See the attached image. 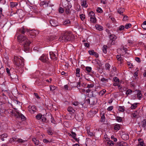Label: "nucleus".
Returning <instances> with one entry per match:
<instances>
[{"mask_svg": "<svg viewBox=\"0 0 146 146\" xmlns=\"http://www.w3.org/2000/svg\"><path fill=\"white\" fill-rule=\"evenodd\" d=\"M29 30L26 29L23 27L19 29L17 31V39L18 42L23 45V49L25 52L28 51L29 49V46L31 42L26 37V33H28Z\"/></svg>", "mask_w": 146, "mask_h": 146, "instance_id": "nucleus-1", "label": "nucleus"}, {"mask_svg": "<svg viewBox=\"0 0 146 146\" xmlns=\"http://www.w3.org/2000/svg\"><path fill=\"white\" fill-rule=\"evenodd\" d=\"M74 38V36L71 33H66L63 35L62 36L59 38L58 40L60 42H63L72 40Z\"/></svg>", "mask_w": 146, "mask_h": 146, "instance_id": "nucleus-2", "label": "nucleus"}, {"mask_svg": "<svg viewBox=\"0 0 146 146\" xmlns=\"http://www.w3.org/2000/svg\"><path fill=\"white\" fill-rule=\"evenodd\" d=\"M13 63L16 66L17 69L19 68H22L24 65L23 59V58H19L17 56H14Z\"/></svg>", "mask_w": 146, "mask_h": 146, "instance_id": "nucleus-3", "label": "nucleus"}, {"mask_svg": "<svg viewBox=\"0 0 146 146\" xmlns=\"http://www.w3.org/2000/svg\"><path fill=\"white\" fill-rule=\"evenodd\" d=\"M84 114L83 113L80 112L77 113L75 115L74 117L76 120L79 121H81L83 118Z\"/></svg>", "mask_w": 146, "mask_h": 146, "instance_id": "nucleus-4", "label": "nucleus"}, {"mask_svg": "<svg viewBox=\"0 0 146 146\" xmlns=\"http://www.w3.org/2000/svg\"><path fill=\"white\" fill-rule=\"evenodd\" d=\"M28 32L29 33V37L31 38H33L37 34H38L37 31L35 30L31 31L29 30Z\"/></svg>", "mask_w": 146, "mask_h": 146, "instance_id": "nucleus-5", "label": "nucleus"}, {"mask_svg": "<svg viewBox=\"0 0 146 146\" xmlns=\"http://www.w3.org/2000/svg\"><path fill=\"white\" fill-rule=\"evenodd\" d=\"M48 59V58L44 54H43L39 58V59L42 62L46 63H47Z\"/></svg>", "mask_w": 146, "mask_h": 146, "instance_id": "nucleus-6", "label": "nucleus"}, {"mask_svg": "<svg viewBox=\"0 0 146 146\" xmlns=\"http://www.w3.org/2000/svg\"><path fill=\"white\" fill-rule=\"evenodd\" d=\"M28 109L29 111L32 113H33L36 111V107L35 106H29L28 107Z\"/></svg>", "mask_w": 146, "mask_h": 146, "instance_id": "nucleus-7", "label": "nucleus"}, {"mask_svg": "<svg viewBox=\"0 0 146 146\" xmlns=\"http://www.w3.org/2000/svg\"><path fill=\"white\" fill-rule=\"evenodd\" d=\"M109 38L110 39L109 42L111 44L113 45L114 44V43H113V41H115V40L116 39V36L114 35H110L109 36Z\"/></svg>", "mask_w": 146, "mask_h": 146, "instance_id": "nucleus-8", "label": "nucleus"}, {"mask_svg": "<svg viewBox=\"0 0 146 146\" xmlns=\"http://www.w3.org/2000/svg\"><path fill=\"white\" fill-rule=\"evenodd\" d=\"M57 38V36L55 35H50L47 37L46 40L47 41H52Z\"/></svg>", "mask_w": 146, "mask_h": 146, "instance_id": "nucleus-9", "label": "nucleus"}, {"mask_svg": "<svg viewBox=\"0 0 146 146\" xmlns=\"http://www.w3.org/2000/svg\"><path fill=\"white\" fill-rule=\"evenodd\" d=\"M17 115L16 117L17 118H20L23 121H24L25 120L26 118L24 115L22 113H19V112H17Z\"/></svg>", "mask_w": 146, "mask_h": 146, "instance_id": "nucleus-10", "label": "nucleus"}, {"mask_svg": "<svg viewBox=\"0 0 146 146\" xmlns=\"http://www.w3.org/2000/svg\"><path fill=\"white\" fill-rule=\"evenodd\" d=\"M97 101V99L95 98H90V104L91 105H94L96 103Z\"/></svg>", "mask_w": 146, "mask_h": 146, "instance_id": "nucleus-11", "label": "nucleus"}, {"mask_svg": "<svg viewBox=\"0 0 146 146\" xmlns=\"http://www.w3.org/2000/svg\"><path fill=\"white\" fill-rule=\"evenodd\" d=\"M50 23L51 25L52 26L56 27L58 25V23L54 20H50Z\"/></svg>", "mask_w": 146, "mask_h": 146, "instance_id": "nucleus-12", "label": "nucleus"}, {"mask_svg": "<svg viewBox=\"0 0 146 146\" xmlns=\"http://www.w3.org/2000/svg\"><path fill=\"white\" fill-rule=\"evenodd\" d=\"M50 57L51 59L53 60H56L57 58L56 55L53 52H49Z\"/></svg>", "mask_w": 146, "mask_h": 146, "instance_id": "nucleus-13", "label": "nucleus"}, {"mask_svg": "<svg viewBox=\"0 0 146 146\" xmlns=\"http://www.w3.org/2000/svg\"><path fill=\"white\" fill-rule=\"evenodd\" d=\"M117 146H127V144L126 143L124 142H118L117 143Z\"/></svg>", "mask_w": 146, "mask_h": 146, "instance_id": "nucleus-14", "label": "nucleus"}, {"mask_svg": "<svg viewBox=\"0 0 146 146\" xmlns=\"http://www.w3.org/2000/svg\"><path fill=\"white\" fill-rule=\"evenodd\" d=\"M138 141L139 143L137 145V146H145V145H144V141L141 139H139Z\"/></svg>", "mask_w": 146, "mask_h": 146, "instance_id": "nucleus-15", "label": "nucleus"}, {"mask_svg": "<svg viewBox=\"0 0 146 146\" xmlns=\"http://www.w3.org/2000/svg\"><path fill=\"white\" fill-rule=\"evenodd\" d=\"M121 138L124 140H127L129 139V136L128 134H124L121 135Z\"/></svg>", "mask_w": 146, "mask_h": 146, "instance_id": "nucleus-16", "label": "nucleus"}, {"mask_svg": "<svg viewBox=\"0 0 146 146\" xmlns=\"http://www.w3.org/2000/svg\"><path fill=\"white\" fill-rule=\"evenodd\" d=\"M125 10L124 9L120 8L118 9L117 10V13L120 15H123V13L125 11Z\"/></svg>", "mask_w": 146, "mask_h": 146, "instance_id": "nucleus-17", "label": "nucleus"}, {"mask_svg": "<svg viewBox=\"0 0 146 146\" xmlns=\"http://www.w3.org/2000/svg\"><path fill=\"white\" fill-rule=\"evenodd\" d=\"M81 5L83 7H87L88 5L87 3L86 0H81Z\"/></svg>", "mask_w": 146, "mask_h": 146, "instance_id": "nucleus-18", "label": "nucleus"}, {"mask_svg": "<svg viewBox=\"0 0 146 146\" xmlns=\"http://www.w3.org/2000/svg\"><path fill=\"white\" fill-rule=\"evenodd\" d=\"M14 104L17 107H20L21 105V102L18 101L17 100H14L13 101Z\"/></svg>", "mask_w": 146, "mask_h": 146, "instance_id": "nucleus-19", "label": "nucleus"}, {"mask_svg": "<svg viewBox=\"0 0 146 146\" xmlns=\"http://www.w3.org/2000/svg\"><path fill=\"white\" fill-rule=\"evenodd\" d=\"M120 129V125L118 124H116L114 126V129L115 130L118 131Z\"/></svg>", "mask_w": 146, "mask_h": 146, "instance_id": "nucleus-20", "label": "nucleus"}, {"mask_svg": "<svg viewBox=\"0 0 146 146\" xmlns=\"http://www.w3.org/2000/svg\"><path fill=\"white\" fill-rule=\"evenodd\" d=\"M80 68H77L76 70V76H77L78 77H80Z\"/></svg>", "mask_w": 146, "mask_h": 146, "instance_id": "nucleus-21", "label": "nucleus"}, {"mask_svg": "<svg viewBox=\"0 0 146 146\" xmlns=\"http://www.w3.org/2000/svg\"><path fill=\"white\" fill-rule=\"evenodd\" d=\"M67 8H66V9H65V12L67 14H70L71 13V11H70V6L68 5L67 6Z\"/></svg>", "mask_w": 146, "mask_h": 146, "instance_id": "nucleus-22", "label": "nucleus"}, {"mask_svg": "<svg viewBox=\"0 0 146 146\" xmlns=\"http://www.w3.org/2000/svg\"><path fill=\"white\" fill-rule=\"evenodd\" d=\"M7 112L9 114L11 115H14V116L16 117L17 115L15 113H14L13 110L10 109L7 110Z\"/></svg>", "mask_w": 146, "mask_h": 146, "instance_id": "nucleus-23", "label": "nucleus"}, {"mask_svg": "<svg viewBox=\"0 0 146 146\" xmlns=\"http://www.w3.org/2000/svg\"><path fill=\"white\" fill-rule=\"evenodd\" d=\"M70 23V21L69 20L67 19L65 20L63 23V25L67 26L69 25V24Z\"/></svg>", "mask_w": 146, "mask_h": 146, "instance_id": "nucleus-24", "label": "nucleus"}, {"mask_svg": "<svg viewBox=\"0 0 146 146\" xmlns=\"http://www.w3.org/2000/svg\"><path fill=\"white\" fill-rule=\"evenodd\" d=\"M90 21L91 22L93 23H96V19L95 16L91 17L90 18Z\"/></svg>", "mask_w": 146, "mask_h": 146, "instance_id": "nucleus-25", "label": "nucleus"}, {"mask_svg": "<svg viewBox=\"0 0 146 146\" xmlns=\"http://www.w3.org/2000/svg\"><path fill=\"white\" fill-rule=\"evenodd\" d=\"M95 27H96V29L98 30L99 31H101L103 29V28L101 26H100L98 25H96Z\"/></svg>", "mask_w": 146, "mask_h": 146, "instance_id": "nucleus-26", "label": "nucleus"}, {"mask_svg": "<svg viewBox=\"0 0 146 146\" xmlns=\"http://www.w3.org/2000/svg\"><path fill=\"white\" fill-rule=\"evenodd\" d=\"M108 49V47L106 45H104L103 47V52L106 54L107 52V50Z\"/></svg>", "mask_w": 146, "mask_h": 146, "instance_id": "nucleus-27", "label": "nucleus"}, {"mask_svg": "<svg viewBox=\"0 0 146 146\" xmlns=\"http://www.w3.org/2000/svg\"><path fill=\"white\" fill-rule=\"evenodd\" d=\"M33 141L34 142L35 144L36 145H38L39 144V141L36 139L35 138H33Z\"/></svg>", "mask_w": 146, "mask_h": 146, "instance_id": "nucleus-28", "label": "nucleus"}, {"mask_svg": "<svg viewBox=\"0 0 146 146\" xmlns=\"http://www.w3.org/2000/svg\"><path fill=\"white\" fill-rule=\"evenodd\" d=\"M142 126L144 128H145L146 127V119H144L141 122Z\"/></svg>", "mask_w": 146, "mask_h": 146, "instance_id": "nucleus-29", "label": "nucleus"}, {"mask_svg": "<svg viewBox=\"0 0 146 146\" xmlns=\"http://www.w3.org/2000/svg\"><path fill=\"white\" fill-rule=\"evenodd\" d=\"M47 116H46V117H42V120L43 122H48V121L49 120V119L47 117Z\"/></svg>", "mask_w": 146, "mask_h": 146, "instance_id": "nucleus-30", "label": "nucleus"}, {"mask_svg": "<svg viewBox=\"0 0 146 146\" xmlns=\"http://www.w3.org/2000/svg\"><path fill=\"white\" fill-rule=\"evenodd\" d=\"M138 104V103H135L133 104H132L131 106V109H135L137 107V104Z\"/></svg>", "mask_w": 146, "mask_h": 146, "instance_id": "nucleus-31", "label": "nucleus"}, {"mask_svg": "<svg viewBox=\"0 0 146 146\" xmlns=\"http://www.w3.org/2000/svg\"><path fill=\"white\" fill-rule=\"evenodd\" d=\"M106 92V90L105 89H104L102 90H101L99 92V94L100 95L102 96Z\"/></svg>", "mask_w": 146, "mask_h": 146, "instance_id": "nucleus-32", "label": "nucleus"}, {"mask_svg": "<svg viewBox=\"0 0 146 146\" xmlns=\"http://www.w3.org/2000/svg\"><path fill=\"white\" fill-rule=\"evenodd\" d=\"M10 76V78L11 79H16L17 78V75L15 74H12Z\"/></svg>", "mask_w": 146, "mask_h": 146, "instance_id": "nucleus-33", "label": "nucleus"}, {"mask_svg": "<svg viewBox=\"0 0 146 146\" xmlns=\"http://www.w3.org/2000/svg\"><path fill=\"white\" fill-rule=\"evenodd\" d=\"M118 110L119 111L121 112H124L125 111L124 107L123 106H119L118 109Z\"/></svg>", "mask_w": 146, "mask_h": 146, "instance_id": "nucleus-34", "label": "nucleus"}, {"mask_svg": "<svg viewBox=\"0 0 146 146\" xmlns=\"http://www.w3.org/2000/svg\"><path fill=\"white\" fill-rule=\"evenodd\" d=\"M137 97L140 100L141 98L142 95L141 94V91H139L138 93L137 94Z\"/></svg>", "mask_w": 146, "mask_h": 146, "instance_id": "nucleus-35", "label": "nucleus"}, {"mask_svg": "<svg viewBox=\"0 0 146 146\" xmlns=\"http://www.w3.org/2000/svg\"><path fill=\"white\" fill-rule=\"evenodd\" d=\"M11 7H14L17 6L18 4L17 3L11 2L10 3Z\"/></svg>", "mask_w": 146, "mask_h": 146, "instance_id": "nucleus-36", "label": "nucleus"}, {"mask_svg": "<svg viewBox=\"0 0 146 146\" xmlns=\"http://www.w3.org/2000/svg\"><path fill=\"white\" fill-rule=\"evenodd\" d=\"M17 139V138L14 137H12L9 140V141L10 143H12V142H14V141H15Z\"/></svg>", "mask_w": 146, "mask_h": 146, "instance_id": "nucleus-37", "label": "nucleus"}, {"mask_svg": "<svg viewBox=\"0 0 146 146\" xmlns=\"http://www.w3.org/2000/svg\"><path fill=\"white\" fill-rule=\"evenodd\" d=\"M42 117V115L41 114H38L36 116V119H40Z\"/></svg>", "mask_w": 146, "mask_h": 146, "instance_id": "nucleus-38", "label": "nucleus"}, {"mask_svg": "<svg viewBox=\"0 0 146 146\" xmlns=\"http://www.w3.org/2000/svg\"><path fill=\"white\" fill-rule=\"evenodd\" d=\"M88 15L90 17V18L91 17H92L94 16H95V14L94 13V12L92 11H90L89 12L88 14Z\"/></svg>", "mask_w": 146, "mask_h": 146, "instance_id": "nucleus-39", "label": "nucleus"}, {"mask_svg": "<svg viewBox=\"0 0 146 146\" xmlns=\"http://www.w3.org/2000/svg\"><path fill=\"white\" fill-rule=\"evenodd\" d=\"M105 120V116L104 114H103L101 118V121L102 122H104Z\"/></svg>", "mask_w": 146, "mask_h": 146, "instance_id": "nucleus-40", "label": "nucleus"}, {"mask_svg": "<svg viewBox=\"0 0 146 146\" xmlns=\"http://www.w3.org/2000/svg\"><path fill=\"white\" fill-rule=\"evenodd\" d=\"M122 16H123V19H122L123 21H126L128 20V17L127 16L124 15H122Z\"/></svg>", "mask_w": 146, "mask_h": 146, "instance_id": "nucleus-41", "label": "nucleus"}, {"mask_svg": "<svg viewBox=\"0 0 146 146\" xmlns=\"http://www.w3.org/2000/svg\"><path fill=\"white\" fill-rule=\"evenodd\" d=\"M86 70L87 71V72H90L92 70V68L90 67H87L86 68Z\"/></svg>", "mask_w": 146, "mask_h": 146, "instance_id": "nucleus-42", "label": "nucleus"}, {"mask_svg": "<svg viewBox=\"0 0 146 146\" xmlns=\"http://www.w3.org/2000/svg\"><path fill=\"white\" fill-rule=\"evenodd\" d=\"M41 5H45L46 6H48V3L46 1H43L40 3Z\"/></svg>", "mask_w": 146, "mask_h": 146, "instance_id": "nucleus-43", "label": "nucleus"}, {"mask_svg": "<svg viewBox=\"0 0 146 146\" xmlns=\"http://www.w3.org/2000/svg\"><path fill=\"white\" fill-rule=\"evenodd\" d=\"M117 120L119 122H121L122 121V118L119 116H117L116 117Z\"/></svg>", "mask_w": 146, "mask_h": 146, "instance_id": "nucleus-44", "label": "nucleus"}, {"mask_svg": "<svg viewBox=\"0 0 146 146\" xmlns=\"http://www.w3.org/2000/svg\"><path fill=\"white\" fill-rule=\"evenodd\" d=\"M113 80L115 82H119V79L116 77H114L113 78Z\"/></svg>", "mask_w": 146, "mask_h": 146, "instance_id": "nucleus-45", "label": "nucleus"}, {"mask_svg": "<svg viewBox=\"0 0 146 146\" xmlns=\"http://www.w3.org/2000/svg\"><path fill=\"white\" fill-rule=\"evenodd\" d=\"M105 65L106 69L109 70L110 67V65L108 63H106Z\"/></svg>", "mask_w": 146, "mask_h": 146, "instance_id": "nucleus-46", "label": "nucleus"}, {"mask_svg": "<svg viewBox=\"0 0 146 146\" xmlns=\"http://www.w3.org/2000/svg\"><path fill=\"white\" fill-rule=\"evenodd\" d=\"M71 133L72 135H71L70 134V135L73 138H74L75 137H76V134L73 131H72V132H71Z\"/></svg>", "mask_w": 146, "mask_h": 146, "instance_id": "nucleus-47", "label": "nucleus"}, {"mask_svg": "<svg viewBox=\"0 0 146 146\" xmlns=\"http://www.w3.org/2000/svg\"><path fill=\"white\" fill-rule=\"evenodd\" d=\"M16 141L19 143H23L25 141L21 139H18Z\"/></svg>", "mask_w": 146, "mask_h": 146, "instance_id": "nucleus-48", "label": "nucleus"}, {"mask_svg": "<svg viewBox=\"0 0 146 146\" xmlns=\"http://www.w3.org/2000/svg\"><path fill=\"white\" fill-rule=\"evenodd\" d=\"M96 11L97 12L101 13L103 11L102 9L100 7H98Z\"/></svg>", "mask_w": 146, "mask_h": 146, "instance_id": "nucleus-49", "label": "nucleus"}, {"mask_svg": "<svg viewBox=\"0 0 146 146\" xmlns=\"http://www.w3.org/2000/svg\"><path fill=\"white\" fill-rule=\"evenodd\" d=\"M131 26V24L130 23H128L126 24L125 26V27L126 29H127L130 28Z\"/></svg>", "mask_w": 146, "mask_h": 146, "instance_id": "nucleus-50", "label": "nucleus"}, {"mask_svg": "<svg viewBox=\"0 0 146 146\" xmlns=\"http://www.w3.org/2000/svg\"><path fill=\"white\" fill-rule=\"evenodd\" d=\"M80 18L81 20L83 21L84 20L85 17L84 15L82 14L80 15Z\"/></svg>", "mask_w": 146, "mask_h": 146, "instance_id": "nucleus-51", "label": "nucleus"}, {"mask_svg": "<svg viewBox=\"0 0 146 146\" xmlns=\"http://www.w3.org/2000/svg\"><path fill=\"white\" fill-rule=\"evenodd\" d=\"M132 92V91L130 90L129 89L127 90L126 92V94L127 95H128L129 94L131 93Z\"/></svg>", "mask_w": 146, "mask_h": 146, "instance_id": "nucleus-52", "label": "nucleus"}, {"mask_svg": "<svg viewBox=\"0 0 146 146\" xmlns=\"http://www.w3.org/2000/svg\"><path fill=\"white\" fill-rule=\"evenodd\" d=\"M108 145L111 146H113L114 145V143L113 141H110L108 142Z\"/></svg>", "mask_w": 146, "mask_h": 146, "instance_id": "nucleus-53", "label": "nucleus"}, {"mask_svg": "<svg viewBox=\"0 0 146 146\" xmlns=\"http://www.w3.org/2000/svg\"><path fill=\"white\" fill-rule=\"evenodd\" d=\"M50 90L51 91H53L56 88V87L53 86H50Z\"/></svg>", "mask_w": 146, "mask_h": 146, "instance_id": "nucleus-54", "label": "nucleus"}, {"mask_svg": "<svg viewBox=\"0 0 146 146\" xmlns=\"http://www.w3.org/2000/svg\"><path fill=\"white\" fill-rule=\"evenodd\" d=\"M87 133H88L89 136H90L91 137L93 136V133L92 132H90V131H88V130Z\"/></svg>", "mask_w": 146, "mask_h": 146, "instance_id": "nucleus-55", "label": "nucleus"}, {"mask_svg": "<svg viewBox=\"0 0 146 146\" xmlns=\"http://www.w3.org/2000/svg\"><path fill=\"white\" fill-rule=\"evenodd\" d=\"M120 31H122L124 29L125 27L123 25H121L119 28Z\"/></svg>", "mask_w": 146, "mask_h": 146, "instance_id": "nucleus-56", "label": "nucleus"}, {"mask_svg": "<svg viewBox=\"0 0 146 146\" xmlns=\"http://www.w3.org/2000/svg\"><path fill=\"white\" fill-rule=\"evenodd\" d=\"M127 64L128 66H129V68H132L133 67V65L132 64L129 62H127Z\"/></svg>", "mask_w": 146, "mask_h": 146, "instance_id": "nucleus-57", "label": "nucleus"}, {"mask_svg": "<svg viewBox=\"0 0 146 146\" xmlns=\"http://www.w3.org/2000/svg\"><path fill=\"white\" fill-rule=\"evenodd\" d=\"M6 70L7 72V73L9 75V76H11V74H10V70L9 69V68H6Z\"/></svg>", "mask_w": 146, "mask_h": 146, "instance_id": "nucleus-58", "label": "nucleus"}, {"mask_svg": "<svg viewBox=\"0 0 146 146\" xmlns=\"http://www.w3.org/2000/svg\"><path fill=\"white\" fill-rule=\"evenodd\" d=\"M88 52L90 55H93L95 52L94 50H89Z\"/></svg>", "mask_w": 146, "mask_h": 146, "instance_id": "nucleus-59", "label": "nucleus"}, {"mask_svg": "<svg viewBox=\"0 0 146 146\" xmlns=\"http://www.w3.org/2000/svg\"><path fill=\"white\" fill-rule=\"evenodd\" d=\"M116 58L117 60L119 61H121V56L119 55H117V56Z\"/></svg>", "mask_w": 146, "mask_h": 146, "instance_id": "nucleus-60", "label": "nucleus"}, {"mask_svg": "<svg viewBox=\"0 0 146 146\" xmlns=\"http://www.w3.org/2000/svg\"><path fill=\"white\" fill-rule=\"evenodd\" d=\"M80 104V103L78 102H74L73 103V105L75 106H78Z\"/></svg>", "mask_w": 146, "mask_h": 146, "instance_id": "nucleus-61", "label": "nucleus"}, {"mask_svg": "<svg viewBox=\"0 0 146 146\" xmlns=\"http://www.w3.org/2000/svg\"><path fill=\"white\" fill-rule=\"evenodd\" d=\"M59 11L60 13H62L64 12V10L63 9V8H62L61 7H60L59 9Z\"/></svg>", "mask_w": 146, "mask_h": 146, "instance_id": "nucleus-62", "label": "nucleus"}, {"mask_svg": "<svg viewBox=\"0 0 146 146\" xmlns=\"http://www.w3.org/2000/svg\"><path fill=\"white\" fill-rule=\"evenodd\" d=\"M94 86V85L93 84H88L87 86V88H93Z\"/></svg>", "mask_w": 146, "mask_h": 146, "instance_id": "nucleus-63", "label": "nucleus"}, {"mask_svg": "<svg viewBox=\"0 0 146 146\" xmlns=\"http://www.w3.org/2000/svg\"><path fill=\"white\" fill-rule=\"evenodd\" d=\"M135 59L136 61L138 62H141L140 58L139 57H136L135 58Z\"/></svg>", "mask_w": 146, "mask_h": 146, "instance_id": "nucleus-64", "label": "nucleus"}]
</instances>
